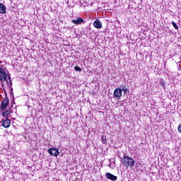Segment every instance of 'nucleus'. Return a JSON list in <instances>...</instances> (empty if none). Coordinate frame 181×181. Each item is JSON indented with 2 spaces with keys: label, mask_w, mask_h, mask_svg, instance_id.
Returning <instances> with one entry per match:
<instances>
[{
  "label": "nucleus",
  "mask_w": 181,
  "mask_h": 181,
  "mask_svg": "<svg viewBox=\"0 0 181 181\" xmlns=\"http://www.w3.org/2000/svg\"><path fill=\"white\" fill-rule=\"evenodd\" d=\"M101 141L103 144H107V137L105 136H101Z\"/></svg>",
  "instance_id": "obj_14"
},
{
  "label": "nucleus",
  "mask_w": 181,
  "mask_h": 181,
  "mask_svg": "<svg viewBox=\"0 0 181 181\" xmlns=\"http://www.w3.org/2000/svg\"><path fill=\"white\" fill-rule=\"evenodd\" d=\"M9 114H11V111L6 110V112H2V116H3L4 118H6V117H8V116L9 115Z\"/></svg>",
  "instance_id": "obj_12"
},
{
  "label": "nucleus",
  "mask_w": 181,
  "mask_h": 181,
  "mask_svg": "<svg viewBox=\"0 0 181 181\" xmlns=\"http://www.w3.org/2000/svg\"><path fill=\"white\" fill-rule=\"evenodd\" d=\"M121 163L122 166H124L128 169V168H131L135 166V160L126 154H124L123 158H121Z\"/></svg>",
  "instance_id": "obj_1"
},
{
  "label": "nucleus",
  "mask_w": 181,
  "mask_h": 181,
  "mask_svg": "<svg viewBox=\"0 0 181 181\" xmlns=\"http://www.w3.org/2000/svg\"><path fill=\"white\" fill-rule=\"evenodd\" d=\"M120 89L122 92H124V94H127V93H128V88H127V86L125 85H122L120 86Z\"/></svg>",
  "instance_id": "obj_11"
},
{
  "label": "nucleus",
  "mask_w": 181,
  "mask_h": 181,
  "mask_svg": "<svg viewBox=\"0 0 181 181\" xmlns=\"http://www.w3.org/2000/svg\"><path fill=\"white\" fill-rule=\"evenodd\" d=\"M0 80L1 82L6 81L7 84H11V76H8V74L5 72V69L0 66Z\"/></svg>",
  "instance_id": "obj_2"
},
{
  "label": "nucleus",
  "mask_w": 181,
  "mask_h": 181,
  "mask_svg": "<svg viewBox=\"0 0 181 181\" xmlns=\"http://www.w3.org/2000/svg\"><path fill=\"white\" fill-rule=\"evenodd\" d=\"M178 132L181 134V124L178 126Z\"/></svg>",
  "instance_id": "obj_16"
},
{
  "label": "nucleus",
  "mask_w": 181,
  "mask_h": 181,
  "mask_svg": "<svg viewBox=\"0 0 181 181\" xmlns=\"http://www.w3.org/2000/svg\"><path fill=\"white\" fill-rule=\"evenodd\" d=\"M48 153L51 155V156H59L60 152L58 149L50 148L47 151Z\"/></svg>",
  "instance_id": "obj_5"
},
{
  "label": "nucleus",
  "mask_w": 181,
  "mask_h": 181,
  "mask_svg": "<svg viewBox=\"0 0 181 181\" xmlns=\"http://www.w3.org/2000/svg\"><path fill=\"white\" fill-rule=\"evenodd\" d=\"M105 177L108 179L109 180L116 181L118 177L110 173H106Z\"/></svg>",
  "instance_id": "obj_8"
},
{
  "label": "nucleus",
  "mask_w": 181,
  "mask_h": 181,
  "mask_svg": "<svg viewBox=\"0 0 181 181\" xmlns=\"http://www.w3.org/2000/svg\"><path fill=\"white\" fill-rule=\"evenodd\" d=\"M2 127L4 128H9L11 127V120L9 119H5L1 120Z\"/></svg>",
  "instance_id": "obj_7"
},
{
  "label": "nucleus",
  "mask_w": 181,
  "mask_h": 181,
  "mask_svg": "<svg viewBox=\"0 0 181 181\" xmlns=\"http://www.w3.org/2000/svg\"><path fill=\"white\" fill-rule=\"evenodd\" d=\"M93 26L96 29H101V28H103V23H101L100 20L97 19L93 22Z\"/></svg>",
  "instance_id": "obj_9"
},
{
  "label": "nucleus",
  "mask_w": 181,
  "mask_h": 181,
  "mask_svg": "<svg viewBox=\"0 0 181 181\" xmlns=\"http://www.w3.org/2000/svg\"><path fill=\"white\" fill-rule=\"evenodd\" d=\"M74 69L76 71H81V68H80L78 66H74Z\"/></svg>",
  "instance_id": "obj_15"
},
{
  "label": "nucleus",
  "mask_w": 181,
  "mask_h": 181,
  "mask_svg": "<svg viewBox=\"0 0 181 181\" xmlns=\"http://www.w3.org/2000/svg\"><path fill=\"white\" fill-rule=\"evenodd\" d=\"M9 105V100L8 98H4L1 101V110L4 111V110H8V105Z\"/></svg>",
  "instance_id": "obj_4"
},
{
  "label": "nucleus",
  "mask_w": 181,
  "mask_h": 181,
  "mask_svg": "<svg viewBox=\"0 0 181 181\" xmlns=\"http://www.w3.org/2000/svg\"><path fill=\"white\" fill-rule=\"evenodd\" d=\"M114 98H121L122 97V90L119 88H117L115 89L114 93H113Z\"/></svg>",
  "instance_id": "obj_3"
},
{
  "label": "nucleus",
  "mask_w": 181,
  "mask_h": 181,
  "mask_svg": "<svg viewBox=\"0 0 181 181\" xmlns=\"http://www.w3.org/2000/svg\"><path fill=\"white\" fill-rule=\"evenodd\" d=\"M71 22L76 26H78V25H81L82 23L84 25V20L82 18H78L76 20H72Z\"/></svg>",
  "instance_id": "obj_6"
},
{
  "label": "nucleus",
  "mask_w": 181,
  "mask_h": 181,
  "mask_svg": "<svg viewBox=\"0 0 181 181\" xmlns=\"http://www.w3.org/2000/svg\"><path fill=\"white\" fill-rule=\"evenodd\" d=\"M1 97H2V95H0V98H1Z\"/></svg>",
  "instance_id": "obj_18"
},
{
  "label": "nucleus",
  "mask_w": 181,
  "mask_h": 181,
  "mask_svg": "<svg viewBox=\"0 0 181 181\" xmlns=\"http://www.w3.org/2000/svg\"><path fill=\"white\" fill-rule=\"evenodd\" d=\"M171 23H172L173 28H175V29L176 30H179V26H177V24H176V23H175V21H172Z\"/></svg>",
  "instance_id": "obj_13"
},
{
  "label": "nucleus",
  "mask_w": 181,
  "mask_h": 181,
  "mask_svg": "<svg viewBox=\"0 0 181 181\" xmlns=\"http://www.w3.org/2000/svg\"><path fill=\"white\" fill-rule=\"evenodd\" d=\"M163 87H165V83H163Z\"/></svg>",
  "instance_id": "obj_17"
},
{
  "label": "nucleus",
  "mask_w": 181,
  "mask_h": 181,
  "mask_svg": "<svg viewBox=\"0 0 181 181\" xmlns=\"http://www.w3.org/2000/svg\"><path fill=\"white\" fill-rule=\"evenodd\" d=\"M0 13H6V7L3 4H0Z\"/></svg>",
  "instance_id": "obj_10"
}]
</instances>
